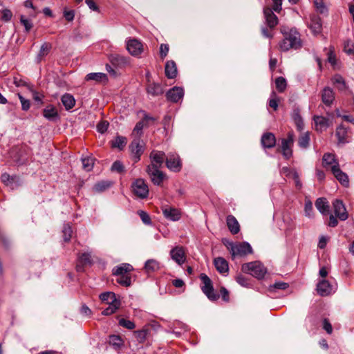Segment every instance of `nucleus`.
I'll list each match as a JSON object with an SVG mask.
<instances>
[{
  "label": "nucleus",
  "mask_w": 354,
  "mask_h": 354,
  "mask_svg": "<svg viewBox=\"0 0 354 354\" xmlns=\"http://www.w3.org/2000/svg\"><path fill=\"white\" fill-rule=\"evenodd\" d=\"M281 33L284 35V39L280 43V49L282 51H288L290 49H298L301 47V41L300 34L295 29L292 28L288 32L281 28Z\"/></svg>",
  "instance_id": "1"
},
{
  "label": "nucleus",
  "mask_w": 354,
  "mask_h": 354,
  "mask_svg": "<svg viewBox=\"0 0 354 354\" xmlns=\"http://www.w3.org/2000/svg\"><path fill=\"white\" fill-rule=\"evenodd\" d=\"M242 270L257 279H262L266 273V268L259 261L244 263L242 266Z\"/></svg>",
  "instance_id": "2"
},
{
  "label": "nucleus",
  "mask_w": 354,
  "mask_h": 354,
  "mask_svg": "<svg viewBox=\"0 0 354 354\" xmlns=\"http://www.w3.org/2000/svg\"><path fill=\"white\" fill-rule=\"evenodd\" d=\"M229 251L233 259L246 256L252 252V248L248 242L235 243L230 245Z\"/></svg>",
  "instance_id": "3"
},
{
  "label": "nucleus",
  "mask_w": 354,
  "mask_h": 354,
  "mask_svg": "<svg viewBox=\"0 0 354 354\" xmlns=\"http://www.w3.org/2000/svg\"><path fill=\"white\" fill-rule=\"evenodd\" d=\"M200 279L203 283V286L201 287L203 293L207 297V298L209 300H217L219 296L218 295L214 292L212 281L209 279V277L207 274L202 273L200 275Z\"/></svg>",
  "instance_id": "4"
},
{
  "label": "nucleus",
  "mask_w": 354,
  "mask_h": 354,
  "mask_svg": "<svg viewBox=\"0 0 354 354\" xmlns=\"http://www.w3.org/2000/svg\"><path fill=\"white\" fill-rule=\"evenodd\" d=\"M133 194L140 198H146L149 195L148 185L142 178L136 179L131 185Z\"/></svg>",
  "instance_id": "5"
},
{
  "label": "nucleus",
  "mask_w": 354,
  "mask_h": 354,
  "mask_svg": "<svg viewBox=\"0 0 354 354\" xmlns=\"http://www.w3.org/2000/svg\"><path fill=\"white\" fill-rule=\"evenodd\" d=\"M293 143L294 133L292 131L288 133L286 138L281 139V151L286 159H289L292 156Z\"/></svg>",
  "instance_id": "6"
},
{
  "label": "nucleus",
  "mask_w": 354,
  "mask_h": 354,
  "mask_svg": "<svg viewBox=\"0 0 354 354\" xmlns=\"http://www.w3.org/2000/svg\"><path fill=\"white\" fill-rule=\"evenodd\" d=\"M145 144L140 138H135L129 145L132 158L135 162L140 160L141 155L143 153Z\"/></svg>",
  "instance_id": "7"
},
{
  "label": "nucleus",
  "mask_w": 354,
  "mask_h": 354,
  "mask_svg": "<svg viewBox=\"0 0 354 354\" xmlns=\"http://www.w3.org/2000/svg\"><path fill=\"white\" fill-rule=\"evenodd\" d=\"M158 165L150 164L147 168V172L150 176L152 183L156 185H160L164 179V174L160 171Z\"/></svg>",
  "instance_id": "8"
},
{
  "label": "nucleus",
  "mask_w": 354,
  "mask_h": 354,
  "mask_svg": "<svg viewBox=\"0 0 354 354\" xmlns=\"http://www.w3.org/2000/svg\"><path fill=\"white\" fill-rule=\"evenodd\" d=\"M166 165L169 169L175 172L179 171L182 167L179 156L173 153L168 154L166 158Z\"/></svg>",
  "instance_id": "9"
},
{
  "label": "nucleus",
  "mask_w": 354,
  "mask_h": 354,
  "mask_svg": "<svg viewBox=\"0 0 354 354\" xmlns=\"http://www.w3.org/2000/svg\"><path fill=\"white\" fill-rule=\"evenodd\" d=\"M333 205L335 216L341 221H346L348 218V214L343 202L336 199L333 201Z\"/></svg>",
  "instance_id": "10"
},
{
  "label": "nucleus",
  "mask_w": 354,
  "mask_h": 354,
  "mask_svg": "<svg viewBox=\"0 0 354 354\" xmlns=\"http://www.w3.org/2000/svg\"><path fill=\"white\" fill-rule=\"evenodd\" d=\"M332 174L334 175L335 178L344 186L348 187L349 185V179L348 175L343 172L339 165H333L330 168Z\"/></svg>",
  "instance_id": "11"
},
{
  "label": "nucleus",
  "mask_w": 354,
  "mask_h": 354,
  "mask_svg": "<svg viewBox=\"0 0 354 354\" xmlns=\"http://www.w3.org/2000/svg\"><path fill=\"white\" fill-rule=\"evenodd\" d=\"M127 49L133 56H138L143 51L142 43L136 39H129L127 42Z\"/></svg>",
  "instance_id": "12"
},
{
  "label": "nucleus",
  "mask_w": 354,
  "mask_h": 354,
  "mask_svg": "<svg viewBox=\"0 0 354 354\" xmlns=\"http://www.w3.org/2000/svg\"><path fill=\"white\" fill-rule=\"evenodd\" d=\"M170 256L172 260H174L178 265H183L185 260V254L183 247L176 246L170 251Z\"/></svg>",
  "instance_id": "13"
},
{
  "label": "nucleus",
  "mask_w": 354,
  "mask_h": 354,
  "mask_svg": "<svg viewBox=\"0 0 354 354\" xmlns=\"http://www.w3.org/2000/svg\"><path fill=\"white\" fill-rule=\"evenodd\" d=\"M162 210L164 216L168 220L177 221L181 217L180 211L176 208L165 206L162 209Z\"/></svg>",
  "instance_id": "14"
},
{
  "label": "nucleus",
  "mask_w": 354,
  "mask_h": 354,
  "mask_svg": "<svg viewBox=\"0 0 354 354\" xmlns=\"http://www.w3.org/2000/svg\"><path fill=\"white\" fill-rule=\"evenodd\" d=\"M184 95L183 89L180 87L174 86L169 89L167 93L166 97L168 100L172 102H178L183 98Z\"/></svg>",
  "instance_id": "15"
},
{
  "label": "nucleus",
  "mask_w": 354,
  "mask_h": 354,
  "mask_svg": "<svg viewBox=\"0 0 354 354\" xmlns=\"http://www.w3.org/2000/svg\"><path fill=\"white\" fill-rule=\"evenodd\" d=\"M317 291L322 297L328 296L333 292V287L328 281L322 279L317 285Z\"/></svg>",
  "instance_id": "16"
},
{
  "label": "nucleus",
  "mask_w": 354,
  "mask_h": 354,
  "mask_svg": "<svg viewBox=\"0 0 354 354\" xmlns=\"http://www.w3.org/2000/svg\"><path fill=\"white\" fill-rule=\"evenodd\" d=\"M308 27L312 30L314 35L319 34L322 32V28L321 18L319 16L316 15L311 16Z\"/></svg>",
  "instance_id": "17"
},
{
  "label": "nucleus",
  "mask_w": 354,
  "mask_h": 354,
  "mask_svg": "<svg viewBox=\"0 0 354 354\" xmlns=\"http://www.w3.org/2000/svg\"><path fill=\"white\" fill-rule=\"evenodd\" d=\"M273 11L270 8H266L263 10L264 16L266 18L267 25L270 28H273L278 24V18L273 13Z\"/></svg>",
  "instance_id": "18"
},
{
  "label": "nucleus",
  "mask_w": 354,
  "mask_h": 354,
  "mask_svg": "<svg viewBox=\"0 0 354 354\" xmlns=\"http://www.w3.org/2000/svg\"><path fill=\"white\" fill-rule=\"evenodd\" d=\"M322 101L326 106H330L335 100L334 92L330 87H325L321 93Z\"/></svg>",
  "instance_id": "19"
},
{
  "label": "nucleus",
  "mask_w": 354,
  "mask_h": 354,
  "mask_svg": "<svg viewBox=\"0 0 354 354\" xmlns=\"http://www.w3.org/2000/svg\"><path fill=\"white\" fill-rule=\"evenodd\" d=\"M214 264L216 270L223 274H226L229 272L227 261L223 257H217L214 260Z\"/></svg>",
  "instance_id": "20"
},
{
  "label": "nucleus",
  "mask_w": 354,
  "mask_h": 354,
  "mask_svg": "<svg viewBox=\"0 0 354 354\" xmlns=\"http://www.w3.org/2000/svg\"><path fill=\"white\" fill-rule=\"evenodd\" d=\"M109 60L113 65L118 67H122L129 64L127 57L117 53L111 54L109 56Z\"/></svg>",
  "instance_id": "21"
},
{
  "label": "nucleus",
  "mask_w": 354,
  "mask_h": 354,
  "mask_svg": "<svg viewBox=\"0 0 354 354\" xmlns=\"http://www.w3.org/2000/svg\"><path fill=\"white\" fill-rule=\"evenodd\" d=\"M165 75L169 79H173L177 75V66L174 61H167L165 66Z\"/></svg>",
  "instance_id": "22"
},
{
  "label": "nucleus",
  "mask_w": 354,
  "mask_h": 354,
  "mask_svg": "<svg viewBox=\"0 0 354 354\" xmlns=\"http://www.w3.org/2000/svg\"><path fill=\"white\" fill-rule=\"evenodd\" d=\"M43 115L45 118L50 121H55L59 118L56 108L53 105L47 106L44 109Z\"/></svg>",
  "instance_id": "23"
},
{
  "label": "nucleus",
  "mask_w": 354,
  "mask_h": 354,
  "mask_svg": "<svg viewBox=\"0 0 354 354\" xmlns=\"http://www.w3.org/2000/svg\"><path fill=\"white\" fill-rule=\"evenodd\" d=\"M261 144L264 148H272L276 144V138L272 133H266L261 137Z\"/></svg>",
  "instance_id": "24"
},
{
  "label": "nucleus",
  "mask_w": 354,
  "mask_h": 354,
  "mask_svg": "<svg viewBox=\"0 0 354 354\" xmlns=\"http://www.w3.org/2000/svg\"><path fill=\"white\" fill-rule=\"evenodd\" d=\"M160 268V263L153 259L147 260L144 266V270L148 275L158 271Z\"/></svg>",
  "instance_id": "25"
},
{
  "label": "nucleus",
  "mask_w": 354,
  "mask_h": 354,
  "mask_svg": "<svg viewBox=\"0 0 354 354\" xmlns=\"http://www.w3.org/2000/svg\"><path fill=\"white\" fill-rule=\"evenodd\" d=\"M335 135L338 139V142L339 144H346L348 142V129L343 124L339 125L337 128Z\"/></svg>",
  "instance_id": "26"
},
{
  "label": "nucleus",
  "mask_w": 354,
  "mask_h": 354,
  "mask_svg": "<svg viewBox=\"0 0 354 354\" xmlns=\"http://www.w3.org/2000/svg\"><path fill=\"white\" fill-rule=\"evenodd\" d=\"M166 156L163 151H153L150 154V158L151 160V164H155L160 167L165 160Z\"/></svg>",
  "instance_id": "27"
},
{
  "label": "nucleus",
  "mask_w": 354,
  "mask_h": 354,
  "mask_svg": "<svg viewBox=\"0 0 354 354\" xmlns=\"http://www.w3.org/2000/svg\"><path fill=\"white\" fill-rule=\"evenodd\" d=\"M226 222L229 230L232 234H236L240 231V226L239 222L234 216H227L226 218Z\"/></svg>",
  "instance_id": "28"
},
{
  "label": "nucleus",
  "mask_w": 354,
  "mask_h": 354,
  "mask_svg": "<svg viewBox=\"0 0 354 354\" xmlns=\"http://www.w3.org/2000/svg\"><path fill=\"white\" fill-rule=\"evenodd\" d=\"M315 129L317 131L322 132L328 127V120L323 116H314L313 118Z\"/></svg>",
  "instance_id": "29"
},
{
  "label": "nucleus",
  "mask_w": 354,
  "mask_h": 354,
  "mask_svg": "<svg viewBox=\"0 0 354 354\" xmlns=\"http://www.w3.org/2000/svg\"><path fill=\"white\" fill-rule=\"evenodd\" d=\"M133 266L129 263H121L113 269V275L129 274L133 270Z\"/></svg>",
  "instance_id": "30"
},
{
  "label": "nucleus",
  "mask_w": 354,
  "mask_h": 354,
  "mask_svg": "<svg viewBox=\"0 0 354 354\" xmlns=\"http://www.w3.org/2000/svg\"><path fill=\"white\" fill-rule=\"evenodd\" d=\"M315 206L319 212L323 215L329 214V204L325 198H319L315 202Z\"/></svg>",
  "instance_id": "31"
},
{
  "label": "nucleus",
  "mask_w": 354,
  "mask_h": 354,
  "mask_svg": "<svg viewBox=\"0 0 354 354\" xmlns=\"http://www.w3.org/2000/svg\"><path fill=\"white\" fill-rule=\"evenodd\" d=\"M292 118L297 127L298 131L303 130L304 128V122L302 117L300 115V110L299 108H295L293 109L292 113Z\"/></svg>",
  "instance_id": "32"
},
{
  "label": "nucleus",
  "mask_w": 354,
  "mask_h": 354,
  "mask_svg": "<svg viewBox=\"0 0 354 354\" xmlns=\"http://www.w3.org/2000/svg\"><path fill=\"white\" fill-rule=\"evenodd\" d=\"M323 166L326 168L333 165H339L337 159L335 158V156L333 153H326L324 154L322 158Z\"/></svg>",
  "instance_id": "33"
},
{
  "label": "nucleus",
  "mask_w": 354,
  "mask_h": 354,
  "mask_svg": "<svg viewBox=\"0 0 354 354\" xmlns=\"http://www.w3.org/2000/svg\"><path fill=\"white\" fill-rule=\"evenodd\" d=\"M86 80L95 81L96 82H107V75L103 73H91L86 75Z\"/></svg>",
  "instance_id": "34"
},
{
  "label": "nucleus",
  "mask_w": 354,
  "mask_h": 354,
  "mask_svg": "<svg viewBox=\"0 0 354 354\" xmlns=\"http://www.w3.org/2000/svg\"><path fill=\"white\" fill-rule=\"evenodd\" d=\"M147 92L152 96H158L163 93V88L160 84L152 83L148 85Z\"/></svg>",
  "instance_id": "35"
},
{
  "label": "nucleus",
  "mask_w": 354,
  "mask_h": 354,
  "mask_svg": "<svg viewBox=\"0 0 354 354\" xmlns=\"http://www.w3.org/2000/svg\"><path fill=\"white\" fill-rule=\"evenodd\" d=\"M61 101L66 110L71 109L75 104L74 97L68 93L63 95Z\"/></svg>",
  "instance_id": "36"
},
{
  "label": "nucleus",
  "mask_w": 354,
  "mask_h": 354,
  "mask_svg": "<svg viewBox=\"0 0 354 354\" xmlns=\"http://www.w3.org/2000/svg\"><path fill=\"white\" fill-rule=\"evenodd\" d=\"M109 344L115 349L120 350L124 345V341L119 335H110L109 339Z\"/></svg>",
  "instance_id": "37"
},
{
  "label": "nucleus",
  "mask_w": 354,
  "mask_h": 354,
  "mask_svg": "<svg viewBox=\"0 0 354 354\" xmlns=\"http://www.w3.org/2000/svg\"><path fill=\"white\" fill-rule=\"evenodd\" d=\"M332 82L339 91H344L346 89V82L341 75H335L332 78Z\"/></svg>",
  "instance_id": "38"
},
{
  "label": "nucleus",
  "mask_w": 354,
  "mask_h": 354,
  "mask_svg": "<svg viewBox=\"0 0 354 354\" xmlns=\"http://www.w3.org/2000/svg\"><path fill=\"white\" fill-rule=\"evenodd\" d=\"M127 145V138L123 136H116L115 138L112 141L111 146L114 148H118L120 150H122Z\"/></svg>",
  "instance_id": "39"
},
{
  "label": "nucleus",
  "mask_w": 354,
  "mask_h": 354,
  "mask_svg": "<svg viewBox=\"0 0 354 354\" xmlns=\"http://www.w3.org/2000/svg\"><path fill=\"white\" fill-rule=\"evenodd\" d=\"M100 298L102 301H105L107 304L115 303V301H120L116 299L115 293L111 292H103L100 295Z\"/></svg>",
  "instance_id": "40"
},
{
  "label": "nucleus",
  "mask_w": 354,
  "mask_h": 354,
  "mask_svg": "<svg viewBox=\"0 0 354 354\" xmlns=\"http://www.w3.org/2000/svg\"><path fill=\"white\" fill-rule=\"evenodd\" d=\"M82 167L86 171L92 170L94 165V158L91 156H86L82 158Z\"/></svg>",
  "instance_id": "41"
},
{
  "label": "nucleus",
  "mask_w": 354,
  "mask_h": 354,
  "mask_svg": "<svg viewBox=\"0 0 354 354\" xmlns=\"http://www.w3.org/2000/svg\"><path fill=\"white\" fill-rule=\"evenodd\" d=\"M52 48V45L50 43L44 42L39 50L37 55V60L40 62L44 56L47 55Z\"/></svg>",
  "instance_id": "42"
},
{
  "label": "nucleus",
  "mask_w": 354,
  "mask_h": 354,
  "mask_svg": "<svg viewBox=\"0 0 354 354\" xmlns=\"http://www.w3.org/2000/svg\"><path fill=\"white\" fill-rule=\"evenodd\" d=\"M116 281L121 286L128 287L131 284V277L129 274L116 275Z\"/></svg>",
  "instance_id": "43"
},
{
  "label": "nucleus",
  "mask_w": 354,
  "mask_h": 354,
  "mask_svg": "<svg viewBox=\"0 0 354 354\" xmlns=\"http://www.w3.org/2000/svg\"><path fill=\"white\" fill-rule=\"evenodd\" d=\"M310 142V135L308 132L301 134L298 140V145L301 148L306 149L308 147Z\"/></svg>",
  "instance_id": "44"
},
{
  "label": "nucleus",
  "mask_w": 354,
  "mask_h": 354,
  "mask_svg": "<svg viewBox=\"0 0 354 354\" xmlns=\"http://www.w3.org/2000/svg\"><path fill=\"white\" fill-rule=\"evenodd\" d=\"M120 306V301H115V303L109 304V307L102 311V315H110L113 314Z\"/></svg>",
  "instance_id": "45"
},
{
  "label": "nucleus",
  "mask_w": 354,
  "mask_h": 354,
  "mask_svg": "<svg viewBox=\"0 0 354 354\" xmlns=\"http://www.w3.org/2000/svg\"><path fill=\"white\" fill-rule=\"evenodd\" d=\"M275 85L277 91L279 93H283L287 87V82L286 79L283 77H278L275 80Z\"/></svg>",
  "instance_id": "46"
},
{
  "label": "nucleus",
  "mask_w": 354,
  "mask_h": 354,
  "mask_svg": "<svg viewBox=\"0 0 354 354\" xmlns=\"http://www.w3.org/2000/svg\"><path fill=\"white\" fill-rule=\"evenodd\" d=\"M111 183L108 181H100L97 183L94 187L93 189L97 192H102L106 190L107 188L111 187Z\"/></svg>",
  "instance_id": "47"
},
{
  "label": "nucleus",
  "mask_w": 354,
  "mask_h": 354,
  "mask_svg": "<svg viewBox=\"0 0 354 354\" xmlns=\"http://www.w3.org/2000/svg\"><path fill=\"white\" fill-rule=\"evenodd\" d=\"M314 6L316 10L321 14L326 13L328 11L324 0H314Z\"/></svg>",
  "instance_id": "48"
},
{
  "label": "nucleus",
  "mask_w": 354,
  "mask_h": 354,
  "mask_svg": "<svg viewBox=\"0 0 354 354\" xmlns=\"http://www.w3.org/2000/svg\"><path fill=\"white\" fill-rule=\"evenodd\" d=\"M20 23L24 26L25 31L26 32H28L33 26L32 22L30 19L26 18L24 15L20 17Z\"/></svg>",
  "instance_id": "49"
},
{
  "label": "nucleus",
  "mask_w": 354,
  "mask_h": 354,
  "mask_svg": "<svg viewBox=\"0 0 354 354\" xmlns=\"http://www.w3.org/2000/svg\"><path fill=\"white\" fill-rule=\"evenodd\" d=\"M62 232H63V236H64V241H66V242L69 241L71 238V234H72L71 227L68 224L64 225L63 230H62Z\"/></svg>",
  "instance_id": "50"
},
{
  "label": "nucleus",
  "mask_w": 354,
  "mask_h": 354,
  "mask_svg": "<svg viewBox=\"0 0 354 354\" xmlns=\"http://www.w3.org/2000/svg\"><path fill=\"white\" fill-rule=\"evenodd\" d=\"M145 125L146 124L143 120H140L137 122L133 130V134L134 135L136 133L138 135V138H140L142 134V129Z\"/></svg>",
  "instance_id": "51"
},
{
  "label": "nucleus",
  "mask_w": 354,
  "mask_h": 354,
  "mask_svg": "<svg viewBox=\"0 0 354 354\" xmlns=\"http://www.w3.org/2000/svg\"><path fill=\"white\" fill-rule=\"evenodd\" d=\"M119 325L129 330H132L136 327L133 322L123 318L119 320Z\"/></svg>",
  "instance_id": "52"
},
{
  "label": "nucleus",
  "mask_w": 354,
  "mask_h": 354,
  "mask_svg": "<svg viewBox=\"0 0 354 354\" xmlns=\"http://www.w3.org/2000/svg\"><path fill=\"white\" fill-rule=\"evenodd\" d=\"M78 260L82 264L88 265L91 263V256L89 253H82L79 256Z\"/></svg>",
  "instance_id": "53"
},
{
  "label": "nucleus",
  "mask_w": 354,
  "mask_h": 354,
  "mask_svg": "<svg viewBox=\"0 0 354 354\" xmlns=\"http://www.w3.org/2000/svg\"><path fill=\"white\" fill-rule=\"evenodd\" d=\"M304 211H305V215L307 217H308V218L313 217V204H312L311 201H306L305 202Z\"/></svg>",
  "instance_id": "54"
},
{
  "label": "nucleus",
  "mask_w": 354,
  "mask_h": 354,
  "mask_svg": "<svg viewBox=\"0 0 354 354\" xmlns=\"http://www.w3.org/2000/svg\"><path fill=\"white\" fill-rule=\"evenodd\" d=\"M142 221L146 225H150L151 223L149 215L145 211L140 210L138 212Z\"/></svg>",
  "instance_id": "55"
},
{
  "label": "nucleus",
  "mask_w": 354,
  "mask_h": 354,
  "mask_svg": "<svg viewBox=\"0 0 354 354\" xmlns=\"http://www.w3.org/2000/svg\"><path fill=\"white\" fill-rule=\"evenodd\" d=\"M344 51L348 55H354V44L351 41H347L344 44Z\"/></svg>",
  "instance_id": "56"
},
{
  "label": "nucleus",
  "mask_w": 354,
  "mask_h": 354,
  "mask_svg": "<svg viewBox=\"0 0 354 354\" xmlns=\"http://www.w3.org/2000/svg\"><path fill=\"white\" fill-rule=\"evenodd\" d=\"M1 14V20L6 22L10 21L12 17V13L8 9L3 10Z\"/></svg>",
  "instance_id": "57"
},
{
  "label": "nucleus",
  "mask_w": 354,
  "mask_h": 354,
  "mask_svg": "<svg viewBox=\"0 0 354 354\" xmlns=\"http://www.w3.org/2000/svg\"><path fill=\"white\" fill-rule=\"evenodd\" d=\"M19 98L21 104V108L24 111H28L30 106V102L28 100L25 99L21 95L18 94Z\"/></svg>",
  "instance_id": "58"
},
{
  "label": "nucleus",
  "mask_w": 354,
  "mask_h": 354,
  "mask_svg": "<svg viewBox=\"0 0 354 354\" xmlns=\"http://www.w3.org/2000/svg\"><path fill=\"white\" fill-rule=\"evenodd\" d=\"M271 98L269 100V106L274 110L278 108V100L276 97V93L273 91L271 94Z\"/></svg>",
  "instance_id": "59"
},
{
  "label": "nucleus",
  "mask_w": 354,
  "mask_h": 354,
  "mask_svg": "<svg viewBox=\"0 0 354 354\" xmlns=\"http://www.w3.org/2000/svg\"><path fill=\"white\" fill-rule=\"evenodd\" d=\"M111 170L121 173L124 171V166L121 162L115 161L111 166Z\"/></svg>",
  "instance_id": "60"
},
{
  "label": "nucleus",
  "mask_w": 354,
  "mask_h": 354,
  "mask_svg": "<svg viewBox=\"0 0 354 354\" xmlns=\"http://www.w3.org/2000/svg\"><path fill=\"white\" fill-rule=\"evenodd\" d=\"M137 339L140 342H142L146 339L147 335V330H140L135 331Z\"/></svg>",
  "instance_id": "61"
},
{
  "label": "nucleus",
  "mask_w": 354,
  "mask_h": 354,
  "mask_svg": "<svg viewBox=\"0 0 354 354\" xmlns=\"http://www.w3.org/2000/svg\"><path fill=\"white\" fill-rule=\"evenodd\" d=\"M169 45L165 44H162L160 46V55L162 59H164L169 52Z\"/></svg>",
  "instance_id": "62"
},
{
  "label": "nucleus",
  "mask_w": 354,
  "mask_h": 354,
  "mask_svg": "<svg viewBox=\"0 0 354 354\" xmlns=\"http://www.w3.org/2000/svg\"><path fill=\"white\" fill-rule=\"evenodd\" d=\"M109 127V123L106 121L100 122L97 125V129L98 132L103 133L106 131Z\"/></svg>",
  "instance_id": "63"
},
{
  "label": "nucleus",
  "mask_w": 354,
  "mask_h": 354,
  "mask_svg": "<svg viewBox=\"0 0 354 354\" xmlns=\"http://www.w3.org/2000/svg\"><path fill=\"white\" fill-rule=\"evenodd\" d=\"M323 328L328 334H331L333 332V327L328 319L325 318L323 320Z\"/></svg>",
  "instance_id": "64"
}]
</instances>
